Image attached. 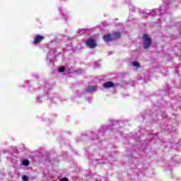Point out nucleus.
Wrapping results in <instances>:
<instances>
[{
	"mask_svg": "<svg viewBox=\"0 0 181 181\" xmlns=\"http://www.w3.org/2000/svg\"><path fill=\"white\" fill-rule=\"evenodd\" d=\"M124 127V123L119 122V120H112L109 125H103L94 134L92 133L90 136L91 139H98L101 138L105 131H114V129H118V128H122Z\"/></svg>",
	"mask_w": 181,
	"mask_h": 181,
	"instance_id": "obj_1",
	"label": "nucleus"
},
{
	"mask_svg": "<svg viewBox=\"0 0 181 181\" xmlns=\"http://www.w3.org/2000/svg\"><path fill=\"white\" fill-rule=\"evenodd\" d=\"M46 47L49 50V52L46 57L47 63V64H53V63H54V60H56V57H54V53H56V48H49V47Z\"/></svg>",
	"mask_w": 181,
	"mask_h": 181,
	"instance_id": "obj_2",
	"label": "nucleus"
},
{
	"mask_svg": "<svg viewBox=\"0 0 181 181\" xmlns=\"http://www.w3.org/2000/svg\"><path fill=\"white\" fill-rule=\"evenodd\" d=\"M121 37V33L116 32L113 34H107L103 36V39L105 42H112V40H117Z\"/></svg>",
	"mask_w": 181,
	"mask_h": 181,
	"instance_id": "obj_3",
	"label": "nucleus"
},
{
	"mask_svg": "<svg viewBox=\"0 0 181 181\" xmlns=\"http://www.w3.org/2000/svg\"><path fill=\"white\" fill-rule=\"evenodd\" d=\"M43 40H45V36L36 35L33 38V45H40Z\"/></svg>",
	"mask_w": 181,
	"mask_h": 181,
	"instance_id": "obj_4",
	"label": "nucleus"
},
{
	"mask_svg": "<svg viewBox=\"0 0 181 181\" xmlns=\"http://www.w3.org/2000/svg\"><path fill=\"white\" fill-rule=\"evenodd\" d=\"M142 37L144 39V46H151V45H152V39L149 37V35L144 34Z\"/></svg>",
	"mask_w": 181,
	"mask_h": 181,
	"instance_id": "obj_5",
	"label": "nucleus"
},
{
	"mask_svg": "<svg viewBox=\"0 0 181 181\" xmlns=\"http://www.w3.org/2000/svg\"><path fill=\"white\" fill-rule=\"evenodd\" d=\"M98 90V86L96 85L89 86L86 89H85V93H88L91 94L93 93H95Z\"/></svg>",
	"mask_w": 181,
	"mask_h": 181,
	"instance_id": "obj_6",
	"label": "nucleus"
},
{
	"mask_svg": "<svg viewBox=\"0 0 181 181\" xmlns=\"http://www.w3.org/2000/svg\"><path fill=\"white\" fill-rule=\"evenodd\" d=\"M86 46H97L95 40L93 37H90L86 42Z\"/></svg>",
	"mask_w": 181,
	"mask_h": 181,
	"instance_id": "obj_7",
	"label": "nucleus"
},
{
	"mask_svg": "<svg viewBox=\"0 0 181 181\" xmlns=\"http://www.w3.org/2000/svg\"><path fill=\"white\" fill-rule=\"evenodd\" d=\"M115 86V85L111 81L103 83L104 88H111V87H114Z\"/></svg>",
	"mask_w": 181,
	"mask_h": 181,
	"instance_id": "obj_8",
	"label": "nucleus"
},
{
	"mask_svg": "<svg viewBox=\"0 0 181 181\" xmlns=\"http://www.w3.org/2000/svg\"><path fill=\"white\" fill-rule=\"evenodd\" d=\"M68 50L69 53H73L74 52H77V47L68 46Z\"/></svg>",
	"mask_w": 181,
	"mask_h": 181,
	"instance_id": "obj_9",
	"label": "nucleus"
},
{
	"mask_svg": "<svg viewBox=\"0 0 181 181\" xmlns=\"http://www.w3.org/2000/svg\"><path fill=\"white\" fill-rule=\"evenodd\" d=\"M161 128H162V129H164L165 132H170V127L169 125H167L165 127L162 125Z\"/></svg>",
	"mask_w": 181,
	"mask_h": 181,
	"instance_id": "obj_10",
	"label": "nucleus"
},
{
	"mask_svg": "<svg viewBox=\"0 0 181 181\" xmlns=\"http://www.w3.org/2000/svg\"><path fill=\"white\" fill-rule=\"evenodd\" d=\"M132 66L133 67H136V69H139V67H141V64L138 62H133Z\"/></svg>",
	"mask_w": 181,
	"mask_h": 181,
	"instance_id": "obj_11",
	"label": "nucleus"
},
{
	"mask_svg": "<svg viewBox=\"0 0 181 181\" xmlns=\"http://www.w3.org/2000/svg\"><path fill=\"white\" fill-rule=\"evenodd\" d=\"M35 103H37V104H40V103H42V96H37L35 98Z\"/></svg>",
	"mask_w": 181,
	"mask_h": 181,
	"instance_id": "obj_12",
	"label": "nucleus"
},
{
	"mask_svg": "<svg viewBox=\"0 0 181 181\" xmlns=\"http://www.w3.org/2000/svg\"><path fill=\"white\" fill-rule=\"evenodd\" d=\"M29 163H30L29 160L25 159V160H23L22 165L23 166H29Z\"/></svg>",
	"mask_w": 181,
	"mask_h": 181,
	"instance_id": "obj_13",
	"label": "nucleus"
},
{
	"mask_svg": "<svg viewBox=\"0 0 181 181\" xmlns=\"http://www.w3.org/2000/svg\"><path fill=\"white\" fill-rule=\"evenodd\" d=\"M66 71V68L64 66H60L58 69L59 73H64V71Z\"/></svg>",
	"mask_w": 181,
	"mask_h": 181,
	"instance_id": "obj_14",
	"label": "nucleus"
},
{
	"mask_svg": "<svg viewBox=\"0 0 181 181\" xmlns=\"http://www.w3.org/2000/svg\"><path fill=\"white\" fill-rule=\"evenodd\" d=\"M98 66H100V64L98 63V61L95 62L93 64V67L95 69H97V67H98Z\"/></svg>",
	"mask_w": 181,
	"mask_h": 181,
	"instance_id": "obj_15",
	"label": "nucleus"
},
{
	"mask_svg": "<svg viewBox=\"0 0 181 181\" xmlns=\"http://www.w3.org/2000/svg\"><path fill=\"white\" fill-rule=\"evenodd\" d=\"M136 148H138V149H139V151H141V148L139 147L141 146V141H136Z\"/></svg>",
	"mask_w": 181,
	"mask_h": 181,
	"instance_id": "obj_16",
	"label": "nucleus"
},
{
	"mask_svg": "<svg viewBox=\"0 0 181 181\" xmlns=\"http://www.w3.org/2000/svg\"><path fill=\"white\" fill-rule=\"evenodd\" d=\"M23 181H28V180H29V177H28V176H26V175H23Z\"/></svg>",
	"mask_w": 181,
	"mask_h": 181,
	"instance_id": "obj_17",
	"label": "nucleus"
},
{
	"mask_svg": "<svg viewBox=\"0 0 181 181\" xmlns=\"http://www.w3.org/2000/svg\"><path fill=\"white\" fill-rule=\"evenodd\" d=\"M60 181H69V179L67 177H63L60 179Z\"/></svg>",
	"mask_w": 181,
	"mask_h": 181,
	"instance_id": "obj_18",
	"label": "nucleus"
},
{
	"mask_svg": "<svg viewBox=\"0 0 181 181\" xmlns=\"http://www.w3.org/2000/svg\"><path fill=\"white\" fill-rule=\"evenodd\" d=\"M151 136H152V140H151V141H153V139H154V138H155V139L158 138V136H156V134H152Z\"/></svg>",
	"mask_w": 181,
	"mask_h": 181,
	"instance_id": "obj_19",
	"label": "nucleus"
},
{
	"mask_svg": "<svg viewBox=\"0 0 181 181\" xmlns=\"http://www.w3.org/2000/svg\"><path fill=\"white\" fill-rule=\"evenodd\" d=\"M143 47L144 50H148V49H149V46H144Z\"/></svg>",
	"mask_w": 181,
	"mask_h": 181,
	"instance_id": "obj_20",
	"label": "nucleus"
},
{
	"mask_svg": "<svg viewBox=\"0 0 181 181\" xmlns=\"http://www.w3.org/2000/svg\"><path fill=\"white\" fill-rule=\"evenodd\" d=\"M88 47H89L91 49H94V47H95V46H88Z\"/></svg>",
	"mask_w": 181,
	"mask_h": 181,
	"instance_id": "obj_21",
	"label": "nucleus"
},
{
	"mask_svg": "<svg viewBox=\"0 0 181 181\" xmlns=\"http://www.w3.org/2000/svg\"><path fill=\"white\" fill-rule=\"evenodd\" d=\"M83 71H83L81 69L78 70V73H83Z\"/></svg>",
	"mask_w": 181,
	"mask_h": 181,
	"instance_id": "obj_22",
	"label": "nucleus"
},
{
	"mask_svg": "<svg viewBox=\"0 0 181 181\" xmlns=\"http://www.w3.org/2000/svg\"><path fill=\"white\" fill-rule=\"evenodd\" d=\"M88 103H91V98H88Z\"/></svg>",
	"mask_w": 181,
	"mask_h": 181,
	"instance_id": "obj_23",
	"label": "nucleus"
},
{
	"mask_svg": "<svg viewBox=\"0 0 181 181\" xmlns=\"http://www.w3.org/2000/svg\"><path fill=\"white\" fill-rule=\"evenodd\" d=\"M95 181H101V178H97L96 180H95Z\"/></svg>",
	"mask_w": 181,
	"mask_h": 181,
	"instance_id": "obj_24",
	"label": "nucleus"
},
{
	"mask_svg": "<svg viewBox=\"0 0 181 181\" xmlns=\"http://www.w3.org/2000/svg\"><path fill=\"white\" fill-rule=\"evenodd\" d=\"M9 158L11 159V160L13 159V158H12L11 157H9Z\"/></svg>",
	"mask_w": 181,
	"mask_h": 181,
	"instance_id": "obj_25",
	"label": "nucleus"
},
{
	"mask_svg": "<svg viewBox=\"0 0 181 181\" xmlns=\"http://www.w3.org/2000/svg\"><path fill=\"white\" fill-rule=\"evenodd\" d=\"M46 94H48V92H46Z\"/></svg>",
	"mask_w": 181,
	"mask_h": 181,
	"instance_id": "obj_26",
	"label": "nucleus"
}]
</instances>
